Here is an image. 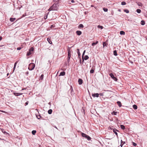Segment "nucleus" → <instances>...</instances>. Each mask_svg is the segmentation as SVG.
<instances>
[{
    "label": "nucleus",
    "instance_id": "obj_44",
    "mask_svg": "<svg viewBox=\"0 0 147 147\" xmlns=\"http://www.w3.org/2000/svg\"><path fill=\"white\" fill-rule=\"evenodd\" d=\"M47 18V15H46L44 16V19H46Z\"/></svg>",
    "mask_w": 147,
    "mask_h": 147
},
{
    "label": "nucleus",
    "instance_id": "obj_58",
    "mask_svg": "<svg viewBox=\"0 0 147 147\" xmlns=\"http://www.w3.org/2000/svg\"><path fill=\"white\" fill-rule=\"evenodd\" d=\"M118 11L119 12H121V10L120 9H119L118 10Z\"/></svg>",
    "mask_w": 147,
    "mask_h": 147
},
{
    "label": "nucleus",
    "instance_id": "obj_17",
    "mask_svg": "<svg viewBox=\"0 0 147 147\" xmlns=\"http://www.w3.org/2000/svg\"><path fill=\"white\" fill-rule=\"evenodd\" d=\"M120 34L121 35H124L125 34V33L124 31H121L120 32Z\"/></svg>",
    "mask_w": 147,
    "mask_h": 147
},
{
    "label": "nucleus",
    "instance_id": "obj_1",
    "mask_svg": "<svg viewBox=\"0 0 147 147\" xmlns=\"http://www.w3.org/2000/svg\"><path fill=\"white\" fill-rule=\"evenodd\" d=\"M35 67V64L31 63L29 65L28 69L30 70H32Z\"/></svg>",
    "mask_w": 147,
    "mask_h": 147
},
{
    "label": "nucleus",
    "instance_id": "obj_39",
    "mask_svg": "<svg viewBox=\"0 0 147 147\" xmlns=\"http://www.w3.org/2000/svg\"><path fill=\"white\" fill-rule=\"evenodd\" d=\"M94 72V70L93 69H91L90 71V74H92Z\"/></svg>",
    "mask_w": 147,
    "mask_h": 147
},
{
    "label": "nucleus",
    "instance_id": "obj_45",
    "mask_svg": "<svg viewBox=\"0 0 147 147\" xmlns=\"http://www.w3.org/2000/svg\"><path fill=\"white\" fill-rule=\"evenodd\" d=\"M99 95H100V96H103V93H100V94H99Z\"/></svg>",
    "mask_w": 147,
    "mask_h": 147
},
{
    "label": "nucleus",
    "instance_id": "obj_50",
    "mask_svg": "<svg viewBox=\"0 0 147 147\" xmlns=\"http://www.w3.org/2000/svg\"><path fill=\"white\" fill-rule=\"evenodd\" d=\"M48 10L49 11H53V10H52V9H51V7L48 9Z\"/></svg>",
    "mask_w": 147,
    "mask_h": 147
},
{
    "label": "nucleus",
    "instance_id": "obj_11",
    "mask_svg": "<svg viewBox=\"0 0 147 147\" xmlns=\"http://www.w3.org/2000/svg\"><path fill=\"white\" fill-rule=\"evenodd\" d=\"M13 94L15 96H18L20 95H21L22 94V93H16L15 92H13Z\"/></svg>",
    "mask_w": 147,
    "mask_h": 147
},
{
    "label": "nucleus",
    "instance_id": "obj_5",
    "mask_svg": "<svg viewBox=\"0 0 147 147\" xmlns=\"http://www.w3.org/2000/svg\"><path fill=\"white\" fill-rule=\"evenodd\" d=\"M109 75L114 81H117V79L115 77H114V75L112 73L110 74H109Z\"/></svg>",
    "mask_w": 147,
    "mask_h": 147
},
{
    "label": "nucleus",
    "instance_id": "obj_34",
    "mask_svg": "<svg viewBox=\"0 0 147 147\" xmlns=\"http://www.w3.org/2000/svg\"><path fill=\"white\" fill-rule=\"evenodd\" d=\"M77 52L78 53V56H80V53L79 50V49H77Z\"/></svg>",
    "mask_w": 147,
    "mask_h": 147
},
{
    "label": "nucleus",
    "instance_id": "obj_10",
    "mask_svg": "<svg viewBox=\"0 0 147 147\" xmlns=\"http://www.w3.org/2000/svg\"><path fill=\"white\" fill-rule=\"evenodd\" d=\"M71 51L70 49L68 50V58L71 57Z\"/></svg>",
    "mask_w": 147,
    "mask_h": 147
},
{
    "label": "nucleus",
    "instance_id": "obj_37",
    "mask_svg": "<svg viewBox=\"0 0 147 147\" xmlns=\"http://www.w3.org/2000/svg\"><path fill=\"white\" fill-rule=\"evenodd\" d=\"M36 117L38 119H40L41 117V116L40 115H39L38 116L36 115Z\"/></svg>",
    "mask_w": 147,
    "mask_h": 147
},
{
    "label": "nucleus",
    "instance_id": "obj_3",
    "mask_svg": "<svg viewBox=\"0 0 147 147\" xmlns=\"http://www.w3.org/2000/svg\"><path fill=\"white\" fill-rule=\"evenodd\" d=\"M57 4H54L51 7V9L53 10H57Z\"/></svg>",
    "mask_w": 147,
    "mask_h": 147
},
{
    "label": "nucleus",
    "instance_id": "obj_52",
    "mask_svg": "<svg viewBox=\"0 0 147 147\" xmlns=\"http://www.w3.org/2000/svg\"><path fill=\"white\" fill-rule=\"evenodd\" d=\"M71 3H74L75 2V1L74 0H71Z\"/></svg>",
    "mask_w": 147,
    "mask_h": 147
},
{
    "label": "nucleus",
    "instance_id": "obj_12",
    "mask_svg": "<svg viewBox=\"0 0 147 147\" xmlns=\"http://www.w3.org/2000/svg\"><path fill=\"white\" fill-rule=\"evenodd\" d=\"M117 103L119 107H121L122 106V104L120 101H118L117 102Z\"/></svg>",
    "mask_w": 147,
    "mask_h": 147
},
{
    "label": "nucleus",
    "instance_id": "obj_49",
    "mask_svg": "<svg viewBox=\"0 0 147 147\" xmlns=\"http://www.w3.org/2000/svg\"><path fill=\"white\" fill-rule=\"evenodd\" d=\"M28 102L27 101L25 103V106L27 105H28Z\"/></svg>",
    "mask_w": 147,
    "mask_h": 147
},
{
    "label": "nucleus",
    "instance_id": "obj_46",
    "mask_svg": "<svg viewBox=\"0 0 147 147\" xmlns=\"http://www.w3.org/2000/svg\"><path fill=\"white\" fill-rule=\"evenodd\" d=\"M70 58H67V61L68 62H69L70 61Z\"/></svg>",
    "mask_w": 147,
    "mask_h": 147
},
{
    "label": "nucleus",
    "instance_id": "obj_43",
    "mask_svg": "<svg viewBox=\"0 0 147 147\" xmlns=\"http://www.w3.org/2000/svg\"><path fill=\"white\" fill-rule=\"evenodd\" d=\"M22 49V48L21 47H19L17 48V50H20Z\"/></svg>",
    "mask_w": 147,
    "mask_h": 147
},
{
    "label": "nucleus",
    "instance_id": "obj_41",
    "mask_svg": "<svg viewBox=\"0 0 147 147\" xmlns=\"http://www.w3.org/2000/svg\"><path fill=\"white\" fill-rule=\"evenodd\" d=\"M85 51H86L85 50L84 51L82 55V58H83V56L84 55L85 53Z\"/></svg>",
    "mask_w": 147,
    "mask_h": 147
},
{
    "label": "nucleus",
    "instance_id": "obj_26",
    "mask_svg": "<svg viewBox=\"0 0 147 147\" xmlns=\"http://www.w3.org/2000/svg\"><path fill=\"white\" fill-rule=\"evenodd\" d=\"M44 78V75L43 74H42L40 77V80H42Z\"/></svg>",
    "mask_w": 147,
    "mask_h": 147
},
{
    "label": "nucleus",
    "instance_id": "obj_33",
    "mask_svg": "<svg viewBox=\"0 0 147 147\" xmlns=\"http://www.w3.org/2000/svg\"><path fill=\"white\" fill-rule=\"evenodd\" d=\"M136 12L138 13H140L141 12V10L140 9H137L136 10Z\"/></svg>",
    "mask_w": 147,
    "mask_h": 147
},
{
    "label": "nucleus",
    "instance_id": "obj_35",
    "mask_svg": "<svg viewBox=\"0 0 147 147\" xmlns=\"http://www.w3.org/2000/svg\"><path fill=\"white\" fill-rule=\"evenodd\" d=\"M124 11L125 12L127 13H128L129 12V11L128 9H124Z\"/></svg>",
    "mask_w": 147,
    "mask_h": 147
},
{
    "label": "nucleus",
    "instance_id": "obj_13",
    "mask_svg": "<svg viewBox=\"0 0 147 147\" xmlns=\"http://www.w3.org/2000/svg\"><path fill=\"white\" fill-rule=\"evenodd\" d=\"M82 32L80 31L77 30L76 31V33L78 35H80L82 34Z\"/></svg>",
    "mask_w": 147,
    "mask_h": 147
},
{
    "label": "nucleus",
    "instance_id": "obj_29",
    "mask_svg": "<svg viewBox=\"0 0 147 147\" xmlns=\"http://www.w3.org/2000/svg\"><path fill=\"white\" fill-rule=\"evenodd\" d=\"M120 127L121 129H125V126L123 125H121Z\"/></svg>",
    "mask_w": 147,
    "mask_h": 147
},
{
    "label": "nucleus",
    "instance_id": "obj_9",
    "mask_svg": "<svg viewBox=\"0 0 147 147\" xmlns=\"http://www.w3.org/2000/svg\"><path fill=\"white\" fill-rule=\"evenodd\" d=\"M70 92H71V95H72L74 94V93H73L74 90H73V89L72 86H71L70 87Z\"/></svg>",
    "mask_w": 147,
    "mask_h": 147
},
{
    "label": "nucleus",
    "instance_id": "obj_57",
    "mask_svg": "<svg viewBox=\"0 0 147 147\" xmlns=\"http://www.w3.org/2000/svg\"><path fill=\"white\" fill-rule=\"evenodd\" d=\"M2 39V37H0V41Z\"/></svg>",
    "mask_w": 147,
    "mask_h": 147
},
{
    "label": "nucleus",
    "instance_id": "obj_60",
    "mask_svg": "<svg viewBox=\"0 0 147 147\" xmlns=\"http://www.w3.org/2000/svg\"><path fill=\"white\" fill-rule=\"evenodd\" d=\"M3 46V45H0V47H2Z\"/></svg>",
    "mask_w": 147,
    "mask_h": 147
},
{
    "label": "nucleus",
    "instance_id": "obj_23",
    "mask_svg": "<svg viewBox=\"0 0 147 147\" xmlns=\"http://www.w3.org/2000/svg\"><path fill=\"white\" fill-rule=\"evenodd\" d=\"M48 113L49 114H51L52 112V110L51 109L49 110L48 111Z\"/></svg>",
    "mask_w": 147,
    "mask_h": 147
},
{
    "label": "nucleus",
    "instance_id": "obj_20",
    "mask_svg": "<svg viewBox=\"0 0 147 147\" xmlns=\"http://www.w3.org/2000/svg\"><path fill=\"white\" fill-rule=\"evenodd\" d=\"M113 55L115 56H117V51L116 50H114L113 51Z\"/></svg>",
    "mask_w": 147,
    "mask_h": 147
},
{
    "label": "nucleus",
    "instance_id": "obj_53",
    "mask_svg": "<svg viewBox=\"0 0 147 147\" xmlns=\"http://www.w3.org/2000/svg\"><path fill=\"white\" fill-rule=\"evenodd\" d=\"M26 75H27L28 74H29L28 71H27L26 72Z\"/></svg>",
    "mask_w": 147,
    "mask_h": 147
},
{
    "label": "nucleus",
    "instance_id": "obj_6",
    "mask_svg": "<svg viewBox=\"0 0 147 147\" xmlns=\"http://www.w3.org/2000/svg\"><path fill=\"white\" fill-rule=\"evenodd\" d=\"M92 95L94 97H98L99 94L98 93L92 94Z\"/></svg>",
    "mask_w": 147,
    "mask_h": 147
},
{
    "label": "nucleus",
    "instance_id": "obj_25",
    "mask_svg": "<svg viewBox=\"0 0 147 147\" xmlns=\"http://www.w3.org/2000/svg\"><path fill=\"white\" fill-rule=\"evenodd\" d=\"M133 108L134 109H137V106L136 105H134L133 106Z\"/></svg>",
    "mask_w": 147,
    "mask_h": 147
},
{
    "label": "nucleus",
    "instance_id": "obj_22",
    "mask_svg": "<svg viewBox=\"0 0 147 147\" xmlns=\"http://www.w3.org/2000/svg\"><path fill=\"white\" fill-rule=\"evenodd\" d=\"M89 58V57L88 55H86L85 56L84 59L85 60H86Z\"/></svg>",
    "mask_w": 147,
    "mask_h": 147
},
{
    "label": "nucleus",
    "instance_id": "obj_48",
    "mask_svg": "<svg viewBox=\"0 0 147 147\" xmlns=\"http://www.w3.org/2000/svg\"><path fill=\"white\" fill-rule=\"evenodd\" d=\"M53 126L55 128H56L57 130H58V129L57 128V127L56 126H55V125H53Z\"/></svg>",
    "mask_w": 147,
    "mask_h": 147
},
{
    "label": "nucleus",
    "instance_id": "obj_28",
    "mask_svg": "<svg viewBox=\"0 0 147 147\" xmlns=\"http://www.w3.org/2000/svg\"><path fill=\"white\" fill-rule=\"evenodd\" d=\"M141 24L142 25H144L145 24V22L144 20H142L141 22Z\"/></svg>",
    "mask_w": 147,
    "mask_h": 147
},
{
    "label": "nucleus",
    "instance_id": "obj_18",
    "mask_svg": "<svg viewBox=\"0 0 147 147\" xmlns=\"http://www.w3.org/2000/svg\"><path fill=\"white\" fill-rule=\"evenodd\" d=\"M16 19V18H10V21L11 22H13Z\"/></svg>",
    "mask_w": 147,
    "mask_h": 147
},
{
    "label": "nucleus",
    "instance_id": "obj_16",
    "mask_svg": "<svg viewBox=\"0 0 147 147\" xmlns=\"http://www.w3.org/2000/svg\"><path fill=\"white\" fill-rule=\"evenodd\" d=\"M47 40L49 43L50 44H51L52 43V42L51 41L50 38H47Z\"/></svg>",
    "mask_w": 147,
    "mask_h": 147
},
{
    "label": "nucleus",
    "instance_id": "obj_31",
    "mask_svg": "<svg viewBox=\"0 0 147 147\" xmlns=\"http://www.w3.org/2000/svg\"><path fill=\"white\" fill-rule=\"evenodd\" d=\"M138 5L142 7V4L141 2H139L137 3Z\"/></svg>",
    "mask_w": 147,
    "mask_h": 147
},
{
    "label": "nucleus",
    "instance_id": "obj_2",
    "mask_svg": "<svg viewBox=\"0 0 147 147\" xmlns=\"http://www.w3.org/2000/svg\"><path fill=\"white\" fill-rule=\"evenodd\" d=\"M34 50V49L33 47H31L30 49H29V51L27 52L26 54L27 56H29L31 55L32 53Z\"/></svg>",
    "mask_w": 147,
    "mask_h": 147
},
{
    "label": "nucleus",
    "instance_id": "obj_40",
    "mask_svg": "<svg viewBox=\"0 0 147 147\" xmlns=\"http://www.w3.org/2000/svg\"><path fill=\"white\" fill-rule=\"evenodd\" d=\"M103 10L105 12H107L108 11V9L106 8H103Z\"/></svg>",
    "mask_w": 147,
    "mask_h": 147
},
{
    "label": "nucleus",
    "instance_id": "obj_36",
    "mask_svg": "<svg viewBox=\"0 0 147 147\" xmlns=\"http://www.w3.org/2000/svg\"><path fill=\"white\" fill-rule=\"evenodd\" d=\"M97 27L98 28H101V29H102L103 28V27L102 26L100 25H98Z\"/></svg>",
    "mask_w": 147,
    "mask_h": 147
},
{
    "label": "nucleus",
    "instance_id": "obj_59",
    "mask_svg": "<svg viewBox=\"0 0 147 147\" xmlns=\"http://www.w3.org/2000/svg\"><path fill=\"white\" fill-rule=\"evenodd\" d=\"M80 63H81V59H80Z\"/></svg>",
    "mask_w": 147,
    "mask_h": 147
},
{
    "label": "nucleus",
    "instance_id": "obj_62",
    "mask_svg": "<svg viewBox=\"0 0 147 147\" xmlns=\"http://www.w3.org/2000/svg\"><path fill=\"white\" fill-rule=\"evenodd\" d=\"M107 139H109V138H106Z\"/></svg>",
    "mask_w": 147,
    "mask_h": 147
},
{
    "label": "nucleus",
    "instance_id": "obj_64",
    "mask_svg": "<svg viewBox=\"0 0 147 147\" xmlns=\"http://www.w3.org/2000/svg\"><path fill=\"white\" fill-rule=\"evenodd\" d=\"M130 62H131V63H133V62H131V61H130Z\"/></svg>",
    "mask_w": 147,
    "mask_h": 147
},
{
    "label": "nucleus",
    "instance_id": "obj_27",
    "mask_svg": "<svg viewBox=\"0 0 147 147\" xmlns=\"http://www.w3.org/2000/svg\"><path fill=\"white\" fill-rule=\"evenodd\" d=\"M84 26L83 24H79V25L78 26V28H83L84 27Z\"/></svg>",
    "mask_w": 147,
    "mask_h": 147
},
{
    "label": "nucleus",
    "instance_id": "obj_61",
    "mask_svg": "<svg viewBox=\"0 0 147 147\" xmlns=\"http://www.w3.org/2000/svg\"><path fill=\"white\" fill-rule=\"evenodd\" d=\"M24 16H24V15H23L22 16V17H24Z\"/></svg>",
    "mask_w": 147,
    "mask_h": 147
},
{
    "label": "nucleus",
    "instance_id": "obj_4",
    "mask_svg": "<svg viewBox=\"0 0 147 147\" xmlns=\"http://www.w3.org/2000/svg\"><path fill=\"white\" fill-rule=\"evenodd\" d=\"M81 134L82 136L83 137L86 138L88 140H91V138L89 136L87 135L86 134L82 133Z\"/></svg>",
    "mask_w": 147,
    "mask_h": 147
},
{
    "label": "nucleus",
    "instance_id": "obj_55",
    "mask_svg": "<svg viewBox=\"0 0 147 147\" xmlns=\"http://www.w3.org/2000/svg\"><path fill=\"white\" fill-rule=\"evenodd\" d=\"M110 129H111V130H113V129H114V128H113L112 127H110Z\"/></svg>",
    "mask_w": 147,
    "mask_h": 147
},
{
    "label": "nucleus",
    "instance_id": "obj_24",
    "mask_svg": "<svg viewBox=\"0 0 147 147\" xmlns=\"http://www.w3.org/2000/svg\"><path fill=\"white\" fill-rule=\"evenodd\" d=\"M103 47H107V44L105 42H103Z\"/></svg>",
    "mask_w": 147,
    "mask_h": 147
},
{
    "label": "nucleus",
    "instance_id": "obj_14",
    "mask_svg": "<svg viewBox=\"0 0 147 147\" xmlns=\"http://www.w3.org/2000/svg\"><path fill=\"white\" fill-rule=\"evenodd\" d=\"M65 72L64 71H62L61 72L59 76H64L65 75Z\"/></svg>",
    "mask_w": 147,
    "mask_h": 147
},
{
    "label": "nucleus",
    "instance_id": "obj_15",
    "mask_svg": "<svg viewBox=\"0 0 147 147\" xmlns=\"http://www.w3.org/2000/svg\"><path fill=\"white\" fill-rule=\"evenodd\" d=\"M125 144V142L124 141H123L122 140H121V144L120 145V146L122 147Z\"/></svg>",
    "mask_w": 147,
    "mask_h": 147
},
{
    "label": "nucleus",
    "instance_id": "obj_38",
    "mask_svg": "<svg viewBox=\"0 0 147 147\" xmlns=\"http://www.w3.org/2000/svg\"><path fill=\"white\" fill-rule=\"evenodd\" d=\"M126 2L124 1H123V2H121V4L122 5H126Z\"/></svg>",
    "mask_w": 147,
    "mask_h": 147
},
{
    "label": "nucleus",
    "instance_id": "obj_32",
    "mask_svg": "<svg viewBox=\"0 0 147 147\" xmlns=\"http://www.w3.org/2000/svg\"><path fill=\"white\" fill-rule=\"evenodd\" d=\"M117 113V112L113 111L112 113V114L113 115H116Z\"/></svg>",
    "mask_w": 147,
    "mask_h": 147
},
{
    "label": "nucleus",
    "instance_id": "obj_7",
    "mask_svg": "<svg viewBox=\"0 0 147 147\" xmlns=\"http://www.w3.org/2000/svg\"><path fill=\"white\" fill-rule=\"evenodd\" d=\"M113 131L115 134L116 136L118 137V134L117 131H119L115 128L113 129Z\"/></svg>",
    "mask_w": 147,
    "mask_h": 147
},
{
    "label": "nucleus",
    "instance_id": "obj_30",
    "mask_svg": "<svg viewBox=\"0 0 147 147\" xmlns=\"http://www.w3.org/2000/svg\"><path fill=\"white\" fill-rule=\"evenodd\" d=\"M36 130H34L32 131V133L33 135H35L36 133Z\"/></svg>",
    "mask_w": 147,
    "mask_h": 147
},
{
    "label": "nucleus",
    "instance_id": "obj_51",
    "mask_svg": "<svg viewBox=\"0 0 147 147\" xmlns=\"http://www.w3.org/2000/svg\"><path fill=\"white\" fill-rule=\"evenodd\" d=\"M82 63L84 62V57H83V58H82Z\"/></svg>",
    "mask_w": 147,
    "mask_h": 147
},
{
    "label": "nucleus",
    "instance_id": "obj_47",
    "mask_svg": "<svg viewBox=\"0 0 147 147\" xmlns=\"http://www.w3.org/2000/svg\"><path fill=\"white\" fill-rule=\"evenodd\" d=\"M17 62H15L14 63V66H15V67H16V64H17Z\"/></svg>",
    "mask_w": 147,
    "mask_h": 147
},
{
    "label": "nucleus",
    "instance_id": "obj_21",
    "mask_svg": "<svg viewBox=\"0 0 147 147\" xmlns=\"http://www.w3.org/2000/svg\"><path fill=\"white\" fill-rule=\"evenodd\" d=\"M2 132L4 134H9L4 129H1Z\"/></svg>",
    "mask_w": 147,
    "mask_h": 147
},
{
    "label": "nucleus",
    "instance_id": "obj_8",
    "mask_svg": "<svg viewBox=\"0 0 147 147\" xmlns=\"http://www.w3.org/2000/svg\"><path fill=\"white\" fill-rule=\"evenodd\" d=\"M78 82L79 85H81L83 83V80L82 79L79 78L78 80Z\"/></svg>",
    "mask_w": 147,
    "mask_h": 147
},
{
    "label": "nucleus",
    "instance_id": "obj_56",
    "mask_svg": "<svg viewBox=\"0 0 147 147\" xmlns=\"http://www.w3.org/2000/svg\"><path fill=\"white\" fill-rule=\"evenodd\" d=\"M54 27V26H53V25H51V28H52V27Z\"/></svg>",
    "mask_w": 147,
    "mask_h": 147
},
{
    "label": "nucleus",
    "instance_id": "obj_42",
    "mask_svg": "<svg viewBox=\"0 0 147 147\" xmlns=\"http://www.w3.org/2000/svg\"><path fill=\"white\" fill-rule=\"evenodd\" d=\"M133 145L134 146H135L137 145V144L134 142H133Z\"/></svg>",
    "mask_w": 147,
    "mask_h": 147
},
{
    "label": "nucleus",
    "instance_id": "obj_54",
    "mask_svg": "<svg viewBox=\"0 0 147 147\" xmlns=\"http://www.w3.org/2000/svg\"><path fill=\"white\" fill-rule=\"evenodd\" d=\"M16 67H15V66H14L13 68V71H14L15 68H16Z\"/></svg>",
    "mask_w": 147,
    "mask_h": 147
},
{
    "label": "nucleus",
    "instance_id": "obj_19",
    "mask_svg": "<svg viewBox=\"0 0 147 147\" xmlns=\"http://www.w3.org/2000/svg\"><path fill=\"white\" fill-rule=\"evenodd\" d=\"M98 43V41H96V42H93L92 43V46H94L96 45Z\"/></svg>",
    "mask_w": 147,
    "mask_h": 147
},
{
    "label": "nucleus",
    "instance_id": "obj_63",
    "mask_svg": "<svg viewBox=\"0 0 147 147\" xmlns=\"http://www.w3.org/2000/svg\"><path fill=\"white\" fill-rule=\"evenodd\" d=\"M8 75H9V73H8V74H7V75L8 76Z\"/></svg>",
    "mask_w": 147,
    "mask_h": 147
}]
</instances>
